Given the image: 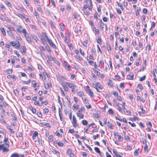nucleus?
I'll return each instance as SVG.
<instances>
[{
  "label": "nucleus",
  "mask_w": 157,
  "mask_h": 157,
  "mask_svg": "<svg viewBox=\"0 0 157 157\" xmlns=\"http://www.w3.org/2000/svg\"><path fill=\"white\" fill-rule=\"evenodd\" d=\"M147 9L144 8L143 10V13L145 14H146L147 13Z\"/></svg>",
  "instance_id": "29"
},
{
  "label": "nucleus",
  "mask_w": 157,
  "mask_h": 157,
  "mask_svg": "<svg viewBox=\"0 0 157 157\" xmlns=\"http://www.w3.org/2000/svg\"><path fill=\"white\" fill-rule=\"evenodd\" d=\"M43 38L44 39H46L48 41V39H50L48 38V36L46 35V33H44L43 34Z\"/></svg>",
  "instance_id": "16"
},
{
  "label": "nucleus",
  "mask_w": 157,
  "mask_h": 157,
  "mask_svg": "<svg viewBox=\"0 0 157 157\" xmlns=\"http://www.w3.org/2000/svg\"><path fill=\"white\" fill-rule=\"evenodd\" d=\"M94 150L97 153H98L101 152L99 149L97 147H95L94 148Z\"/></svg>",
  "instance_id": "26"
},
{
  "label": "nucleus",
  "mask_w": 157,
  "mask_h": 157,
  "mask_svg": "<svg viewBox=\"0 0 157 157\" xmlns=\"http://www.w3.org/2000/svg\"><path fill=\"white\" fill-rule=\"evenodd\" d=\"M97 87L99 88V89L101 90L103 87H102L101 86L100 84V83L99 82H97L96 83Z\"/></svg>",
  "instance_id": "13"
},
{
  "label": "nucleus",
  "mask_w": 157,
  "mask_h": 157,
  "mask_svg": "<svg viewBox=\"0 0 157 157\" xmlns=\"http://www.w3.org/2000/svg\"><path fill=\"white\" fill-rule=\"evenodd\" d=\"M14 93L15 95L18 94H19L18 91L17 90H15Z\"/></svg>",
  "instance_id": "61"
},
{
  "label": "nucleus",
  "mask_w": 157,
  "mask_h": 157,
  "mask_svg": "<svg viewBox=\"0 0 157 157\" xmlns=\"http://www.w3.org/2000/svg\"><path fill=\"white\" fill-rule=\"evenodd\" d=\"M140 89L142 90L143 89V87L142 85L141 84H139L137 86Z\"/></svg>",
  "instance_id": "31"
},
{
  "label": "nucleus",
  "mask_w": 157,
  "mask_h": 157,
  "mask_svg": "<svg viewBox=\"0 0 157 157\" xmlns=\"http://www.w3.org/2000/svg\"><path fill=\"white\" fill-rule=\"evenodd\" d=\"M64 89V90L65 92H67L68 91V88L65 85L63 86Z\"/></svg>",
  "instance_id": "51"
},
{
  "label": "nucleus",
  "mask_w": 157,
  "mask_h": 157,
  "mask_svg": "<svg viewBox=\"0 0 157 157\" xmlns=\"http://www.w3.org/2000/svg\"><path fill=\"white\" fill-rule=\"evenodd\" d=\"M53 136H50L48 138V140L49 141L52 142L53 141Z\"/></svg>",
  "instance_id": "23"
},
{
  "label": "nucleus",
  "mask_w": 157,
  "mask_h": 157,
  "mask_svg": "<svg viewBox=\"0 0 157 157\" xmlns=\"http://www.w3.org/2000/svg\"><path fill=\"white\" fill-rule=\"evenodd\" d=\"M32 83L33 84V87H39V84L38 83H36L35 82V81H32Z\"/></svg>",
  "instance_id": "8"
},
{
  "label": "nucleus",
  "mask_w": 157,
  "mask_h": 157,
  "mask_svg": "<svg viewBox=\"0 0 157 157\" xmlns=\"http://www.w3.org/2000/svg\"><path fill=\"white\" fill-rule=\"evenodd\" d=\"M88 93L89 95L91 97H93L94 96L93 92L90 89H89L88 90Z\"/></svg>",
  "instance_id": "6"
},
{
  "label": "nucleus",
  "mask_w": 157,
  "mask_h": 157,
  "mask_svg": "<svg viewBox=\"0 0 157 157\" xmlns=\"http://www.w3.org/2000/svg\"><path fill=\"white\" fill-rule=\"evenodd\" d=\"M7 33L10 36H11L12 37H13V35L12 33L11 32H10V31H7Z\"/></svg>",
  "instance_id": "21"
},
{
  "label": "nucleus",
  "mask_w": 157,
  "mask_h": 157,
  "mask_svg": "<svg viewBox=\"0 0 157 157\" xmlns=\"http://www.w3.org/2000/svg\"><path fill=\"white\" fill-rule=\"evenodd\" d=\"M64 25H61L60 27V29L62 31H63L64 30Z\"/></svg>",
  "instance_id": "55"
},
{
  "label": "nucleus",
  "mask_w": 157,
  "mask_h": 157,
  "mask_svg": "<svg viewBox=\"0 0 157 157\" xmlns=\"http://www.w3.org/2000/svg\"><path fill=\"white\" fill-rule=\"evenodd\" d=\"M37 141L40 146H42L41 140L39 138H37Z\"/></svg>",
  "instance_id": "17"
},
{
  "label": "nucleus",
  "mask_w": 157,
  "mask_h": 157,
  "mask_svg": "<svg viewBox=\"0 0 157 157\" xmlns=\"http://www.w3.org/2000/svg\"><path fill=\"white\" fill-rule=\"evenodd\" d=\"M12 46L16 47L17 49H18L20 46V44L19 41L17 43L15 41H12L10 42Z\"/></svg>",
  "instance_id": "2"
},
{
  "label": "nucleus",
  "mask_w": 157,
  "mask_h": 157,
  "mask_svg": "<svg viewBox=\"0 0 157 157\" xmlns=\"http://www.w3.org/2000/svg\"><path fill=\"white\" fill-rule=\"evenodd\" d=\"M12 69H9L7 71V73L8 74H10L12 73Z\"/></svg>",
  "instance_id": "39"
},
{
  "label": "nucleus",
  "mask_w": 157,
  "mask_h": 157,
  "mask_svg": "<svg viewBox=\"0 0 157 157\" xmlns=\"http://www.w3.org/2000/svg\"><path fill=\"white\" fill-rule=\"evenodd\" d=\"M146 78L145 75H144V76L140 78V80L141 81L144 80Z\"/></svg>",
  "instance_id": "46"
},
{
  "label": "nucleus",
  "mask_w": 157,
  "mask_h": 157,
  "mask_svg": "<svg viewBox=\"0 0 157 157\" xmlns=\"http://www.w3.org/2000/svg\"><path fill=\"white\" fill-rule=\"evenodd\" d=\"M78 94L79 96L81 97H82L84 95V93L82 91L78 92Z\"/></svg>",
  "instance_id": "20"
},
{
  "label": "nucleus",
  "mask_w": 157,
  "mask_h": 157,
  "mask_svg": "<svg viewBox=\"0 0 157 157\" xmlns=\"http://www.w3.org/2000/svg\"><path fill=\"white\" fill-rule=\"evenodd\" d=\"M107 125L109 128L111 129H113V128L112 127V123H109V122H108L107 123Z\"/></svg>",
  "instance_id": "11"
},
{
  "label": "nucleus",
  "mask_w": 157,
  "mask_h": 157,
  "mask_svg": "<svg viewBox=\"0 0 157 157\" xmlns=\"http://www.w3.org/2000/svg\"><path fill=\"white\" fill-rule=\"evenodd\" d=\"M47 57L50 61H53L54 59L51 56L48 55Z\"/></svg>",
  "instance_id": "36"
},
{
  "label": "nucleus",
  "mask_w": 157,
  "mask_h": 157,
  "mask_svg": "<svg viewBox=\"0 0 157 157\" xmlns=\"http://www.w3.org/2000/svg\"><path fill=\"white\" fill-rule=\"evenodd\" d=\"M10 157H19V155L17 153L13 154Z\"/></svg>",
  "instance_id": "19"
},
{
  "label": "nucleus",
  "mask_w": 157,
  "mask_h": 157,
  "mask_svg": "<svg viewBox=\"0 0 157 157\" xmlns=\"http://www.w3.org/2000/svg\"><path fill=\"white\" fill-rule=\"evenodd\" d=\"M94 72L95 73H96L97 74V75L98 76L100 75V73L96 70L94 71Z\"/></svg>",
  "instance_id": "47"
},
{
  "label": "nucleus",
  "mask_w": 157,
  "mask_h": 157,
  "mask_svg": "<svg viewBox=\"0 0 157 157\" xmlns=\"http://www.w3.org/2000/svg\"><path fill=\"white\" fill-rule=\"evenodd\" d=\"M117 13L119 14H121V11L119 9H116Z\"/></svg>",
  "instance_id": "56"
},
{
  "label": "nucleus",
  "mask_w": 157,
  "mask_h": 157,
  "mask_svg": "<svg viewBox=\"0 0 157 157\" xmlns=\"http://www.w3.org/2000/svg\"><path fill=\"white\" fill-rule=\"evenodd\" d=\"M134 75L132 74V75H128L127 76V78L129 79H132L133 78Z\"/></svg>",
  "instance_id": "12"
},
{
  "label": "nucleus",
  "mask_w": 157,
  "mask_h": 157,
  "mask_svg": "<svg viewBox=\"0 0 157 157\" xmlns=\"http://www.w3.org/2000/svg\"><path fill=\"white\" fill-rule=\"evenodd\" d=\"M75 57H76L77 58V59H79L80 60H81L82 59V57H81L77 55V56H76Z\"/></svg>",
  "instance_id": "54"
},
{
  "label": "nucleus",
  "mask_w": 157,
  "mask_h": 157,
  "mask_svg": "<svg viewBox=\"0 0 157 157\" xmlns=\"http://www.w3.org/2000/svg\"><path fill=\"white\" fill-rule=\"evenodd\" d=\"M34 15L37 18V17H39V15L35 10L34 13Z\"/></svg>",
  "instance_id": "57"
},
{
  "label": "nucleus",
  "mask_w": 157,
  "mask_h": 157,
  "mask_svg": "<svg viewBox=\"0 0 157 157\" xmlns=\"http://www.w3.org/2000/svg\"><path fill=\"white\" fill-rule=\"evenodd\" d=\"M90 6L89 7L88 9L89 10H91L92 8V6H93V5L92 4V2L91 0H90Z\"/></svg>",
  "instance_id": "25"
},
{
  "label": "nucleus",
  "mask_w": 157,
  "mask_h": 157,
  "mask_svg": "<svg viewBox=\"0 0 157 157\" xmlns=\"http://www.w3.org/2000/svg\"><path fill=\"white\" fill-rule=\"evenodd\" d=\"M99 136L98 134H97L96 136H93V139L94 140H95L97 138H98Z\"/></svg>",
  "instance_id": "49"
},
{
  "label": "nucleus",
  "mask_w": 157,
  "mask_h": 157,
  "mask_svg": "<svg viewBox=\"0 0 157 157\" xmlns=\"http://www.w3.org/2000/svg\"><path fill=\"white\" fill-rule=\"evenodd\" d=\"M116 105L118 106L119 108L118 109H117L119 110V111L120 112H122V110L121 109V108H120V106L117 104H116Z\"/></svg>",
  "instance_id": "58"
},
{
  "label": "nucleus",
  "mask_w": 157,
  "mask_h": 157,
  "mask_svg": "<svg viewBox=\"0 0 157 157\" xmlns=\"http://www.w3.org/2000/svg\"><path fill=\"white\" fill-rule=\"evenodd\" d=\"M46 47L48 51L50 52H51L50 48H49V47L48 46L47 44L46 45Z\"/></svg>",
  "instance_id": "42"
},
{
  "label": "nucleus",
  "mask_w": 157,
  "mask_h": 157,
  "mask_svg": "<svg viewBox=\"0 0 157 157\" xmlns=\"http://www.w3.org/2000/svg\"><path fill=\"white\" fill-rule=\"evenodd\" d=\"M30 82V80H29L27 82H26L25 81H23V83L24 84H28V83H29Z\"/></svg>",
  "instance_id": "53"
},
{
  "label": "nucleus",
  "mask_w": 157,
  "mask_h": 157,
  "mask_svg": "<svg viewBox=\"0 0 157 157\" xmlns=\"http://www.w3.org/2000/svg\"><path fill=\"white\" fill-rule=\"evenodd\" d=\"M57 144L59 146H63L64 145L63 143L60 142H58Z\"/></svg>",
  "instance_id": "35"
},
{
  "label": "nucleus",
  "mask_w": 157,
  "mask_h": 157,
  "mask_svg": "<svg viewBox=\"0 0 157 157\" xmlns=\"http://www.w3.org/2000/svg\"><path fill=\"white\" fill-rule=\"evenodd\" d=\"M66 84L68 87L71 88L72 89H75L76 88V86L73 84L69 82H67Z\"/></svg>",
  "instance_id": "4"
},
{
  "label": "nucleus",
  "mask_w": 157,
  "mask_h": 157,
  "mask_svg": "<svg viewBox=\"0 0 157 157\" xmlns=\"http://www.w3.org/2000/svg\"><path fill=\"white\" fill-rule=\"evenodd\" d=\"M89 5L87 3L82 8V11H84L88 7Z\"/></svg>",
  "instance_id": "9"
},
{
  "label": "nucleus",
  "mask_w": 157,
  "mask_h": 157,
  "mask_svg": "<svg viewBox=\"0 0 157 157\" xmlns=\"http://www.w3.org/2000/svg\"><path fill=\"white\" fill-rule=\"evenodd\" d=\"M17 16H18L19 17H22L23 18H25V16L24 15H23L21 14L20 13H18V14L17 15Z\"/></svg>",
  "instance_id": "41"
},
{
  "label": "nucleus",
  "mask_w": 157,
  "mask_h": 157,
  "mask_svg": "<svg viewBox=\"0 0 157 157\" xmlns=\"http://www.w3.org/2000/svg\"><path fill=\"white\" fill-rule=\"evenodd\" d=\"M48 42L49 44L54 48L55 49H56V47L55 45L53 43L51 39H48Z\"/></svg>",
  "instance_id": "3"
},
{
  "label": "nucleus",
  "mask_w": 157,
  "mask_h": 157,
  "mask_svg": "<svg viewBox=\"0 0 157 157\" xmlns=\"http://www.w3.org/2000/svg\"><path fill=\"white\" fill-rule=\"evenodd\" d=\"M82 124L84 125H86L88 124L87 121L85 120H83L82 121Z\"/></svg>",
  "instance_id": "15"
},
{
  "label": "nucleus",
  "mask_w": 157,
  "mask_h": 157,
  "mask_svg": "<svg viewBox=\"0 0 157 157\" xmlns=\"http://www.w3.org/2000/svg\"><path fill=\"white\" fill-rule=\"evenodd\" d=\"M9 147V144L6 143L0 145V150H2L3 152L7 151H8L7 148Z\"/></svg>",
  "instance_id": "1"
},
{
  "label": "nucleus",
  "mask_w": 157,
  "mask_h": 157,
  "mask_svg": "<svg viewBox=\"0 0 157 157\" xmlns=\"http://www.w3.org/2000/svg\"><path fill=\"white\" fill-rule=\"evenodd\" d=\"M72 153L71 150L70 149H68L67 152V154L68 155H69L70 154H71V153Z\"/></svg>",
  "instance_id": "32"
},
{
  "label": "nucleus",
  "mask_w": 157,
  "mask_h": 157,
  "mask_svg": "<svg viewBox=\"0 0 157 157\" xmlns=\"http://www.w3.org/2000/svg\"><path fill=\"white\" fill-rule=\"evenodd\" d=\"M0 29H1V31L2 34H3V35L5 36L6 34V32H5V30L3 28L1 27V28Z\"/></svg>",
  "instance_id": "18"
},
{
  "label": "nucleus",
  "mask_w": 157,
  "mask_h": 157,
  "mask_svg": "<svg viewBox=\"0 0 157 157\" xmlns=\"http://www.w3.org/2000/svg\"><path fill=\"white\" fill-rule=\"evenodd\" d=\"M128 123L130 124L131 126L132 127H136V125H135V124L134 123H132L131 122H128Z\"/></svg>",
  "instance_id": "43"
},
{
  "label": "nucleus",
  "mask_w": 157,
  "mask_h": 157,
  "mask_svg": "<svg viewBox=\"0 0 157 157\" xmlns=\"http://www.w3.org/2000/svg\"><path fill=\"white\" fill-rule=\"evenodd\" d=\"M106 46L107 50L108 51H111V50L110 46L109 44L107 43L106 44Z\"/></svg>",
  "instance_id": "10"
},
{
  "label": "nucleus",
  "mask_w": 157,
  "mask_h": 157,
  "mask_svg": "<svg viewBox=\"0 0 157 157\" xmlns=\"http://www.w3.org/2000/svg\"><path fill=\"white\" fill-rule=\"evenodd\" d=\"M88 42V40H86L84 42L82 43V45L84 47H86L87 46V43Z\"/></svg>",
  "instance_id": "27"
},
{
  "label": "nucleus",
  "mask_w": 157,
  "mask_h": 157,
  "mask_svg": "<svg viewBox=\"0 0 157 157\" xmlns=\"http://www.w3.org/2000/svg\"><path fill=\"white\" fill-rule=\"evenodd\" d=\"M64 66L65 67V68L67 70H69V67L70 66L69 65H68V63L66 62H64L63 63Z\"/></svg>",
  "instance_id": "5"
},
{
  "label": "nucleus",
  "mask_w": 157,
  "mask_h": 157,
  "mask_svg": "<svg viewBox=\"0 0 157 157\" xmlns=\"http://www.w3.org/2000/svg\"><path fill=\"white\" fill-rule=\"evenodd\" d=\"M0 17L1 18V19L2 20H3V21H4V20H6V19L5 17L2 14H1L0 15Z\"/></svg>",
  "instance_id": "24"
},
{
  "label": "nucleus",
  "mask_w": 157,
  "mask_h": 157,
  "mask_svg": "<svg viewBox=\"0 0 157 157\" xmlns=\"http://www.w3.org/2000/svg\"><path fill=\"white\" fill-rule=\"evenodd\" d=\"M58 101L59 102V104L62 107V103L61 102V101L60 100V98L59 96H58Z\"/></svg>",
  "instance_id": "34"
},
{
  "label": "nucleus",
  "mask_w": 157,
  "mask_h": 157,
  "mask_svg": "<svg viewBox=\"0 0 157 157\" xmlns=\"http://www.w3.org/2000/svg\"><path fill=\"white\" fill-rule=\"evenodd\" d=\"M0 8L3 11L5 10H6V8L5 6L2 4L0 5Z\"/></svg>",
  "instance_id": "22"
},
{
  "label": "nucleus",
  "mask_w": 157,
  "mask_h": 157,
  "mask_svg": "<svg viewBox=\"0 0 157 157\" xmlns=\"http://www.w3.org/2000/svg\"><path fill=\"white\" fill-rule=\"evenodd\" d=\"M138 151H139V149H136L135 151L134 152V154L135 156H137L138 155V154H139V153L138 152Z\"/></svg>",
  "instance_id": "30"
},
{
  "label": "nucleus",
  "mask_w": 157,
  "mask_h": 157,
  "mask_svg": "<svg viewBox=\"0 0 157 157\" xmlns=\"http://www.w3.org/2000/svg\"><path fill=\"white\" fill-rule=\"evenodd\" d=\"M93 116L94 117H95L96 118H99L98 115V114H97V113H94L93 114Z\"/></svg>",
  "instance_id": "59"
},
{
  "label": "nucleus",
  "mask_w": 157,
  "mask_h": 157,
  "mask_svg": "<svg viewBox=\"0 0 157 157\" xmlns=\"http://www.w3.org/2000/svg\"><path fill=\"white\" fill-rule=\"evenodd\" d=\"M44 86L45 88L46 89H48L49 87V85L48 84H45L44 85Z\"/></svg>",
  "instance_id": "64"
},
{
  "label": "nucleus",
  "mask_w": 157,
  "mask_h": 157,
  "mask_svg": "<svg viewBox=\"0 0 157 157\" xmlns=\"http://www.w3.org/2000/svg\"><path fill=\"white\" fill-rule=\"evenodd\" d=\"M21 75L22 77H25L26 76V75L25 73L23 72H21Z\"/></svg>",
  "instance_id": "63"
},
{
  "label": "nucleus",
  "mask_w": 157,
  "mask_h": 157,
  "mask_svg": "<svg viewBox=\"0 0 157 157\" xmlns=\"http://www.w3.org/2000/svg\"><path fill=\"white\" fill-rule=\"evenodd\" d=\"M77 116L81 119L83 118V115L80 113H77Z\"/></svg>",
  "instance_id": "14"
},
{
  "label": "nucleus",
  "mask_w": 157,
  "mask_h": 157,
  "mask_svg": "<svg viewBox=\"0 0 157 157\" xmlns=\"http://www.w3.org/2000/svg\"><path fill=\"white\" fill-rule=\"evenodd\" d=\"M38 133L37 132H35L32 136V138H33V140H34L36 137L38 136Z\"/></svg>",
  "instance_id": "7"
},
{
  "label": "nucleus",
  "mask_w": 157,
  "mask_h": 157,
  "mask_svg": "<svg viewBox=\"0 0 157 157\" xmlns=\"http://www.w3.org/2000/svg\"><path fill=\"white\" fill-rule=\"evenodd\" d=\"M74 122L75 123V122H76V118L75 116H73V121H72V122Z\"/></svg>",
  "instance_id": "50"
},
{
  "label": "nucleus",
  "mask_w": 157,
  "mask_h": 157,
  "mask_svg": "<svg viewBox=\"0 0 157 157\" xmlns=\"http://www.w3.org/2000/svg\"><path fill=\"white\" fill-rule=\"evenodd\" d=\"M51 3L53 5V6L54 7H55L56 6V4H55V2L54 1H53V0H51Z\"/></svg>",
  "instance_id": "60"
},
{
  "label": "nucleus",
  "mask_w": 157,
  "mask_h": 157,
  "mask_svg": "<svg viewBox=\"0 0 157 157\" xmlns=\"http://www.w3.org/2000/svg\"><path fill=\"white\" fill-rule=\"evenodd\" d=\"M101 39L100 37H98V40H97V42L98 43H99V44H100L101 43Z\"/></svg>",
  "instance_id": "37"
},
{
  "label": "nucleus",
  "mask_w": 157,
  "mask_h": 157,
  "mask_svg": "<svg viewBox=\"0 0 157 157\" xmlns=\"http://www.w3.org/2000/svg\"><path fill=\"white\" fill-rule=\"evenodd\" d=\"M9 76L10 77V78H12L13 79L16 80L17 79V78L14 75H9Z\"/></svg>",
  "instance_id": "44"
},
{
  "label": "nucleus",
  "mask_w": 157,
  "mask_h": 157,
  "mask_svg": "<svg viewBox=\"0 0 157 157\" xmlns=\"http://www.w3.org/2000/svg\"><path fill=\"white\" fill-rule=\"evenodd\" d=\"M144 149L145 151H147V152L148 151V150H147L148 146L147 144H145L144 147Z\"/></svg>",
  "instance_id": "38"
},
{
  "label": "nucleus",
  "mask_w": 157,
  "mask_h": 157,
  "mask_svg": "<svg viewBox=\"0 0 157 157\" xmlns=\"http://www.w3.org/2000/svg\"><path fill=\"white\" fill-rule=\"evenodd\" d=\"M22 50L23 51V52L25 53H26V47L25 46H23L22 47Z\"/></svg>",
  "instance_id": "28"
},
{
  "label": "nucleus",
  "mask_w": 157,
  "mask_h": 157,
  "mask_svg": "<svg viewBox=\"0 0 157 157\" xmlns=\"http://www.w3.org/2000/svg\"><path fill=\"white\" fill-rule=\"evenodd\" d=\"M108 112L111 114H113V111L112 109H109L108 110Z\"/></svg>",
  "instance_id": "45"
},
{
  "label": "nucleus",
  "mask_w": 157,
  "mask_h": 157,
  "mask_svg": "<svg viewBox=\"0 0 157 157\" xmlns=\"http://www.w3.org/2000/svg\"><path fill=\"white\" fill-rule=\"evenodd\" d=\"M22 32L24 34V35L26 36V34L27 33L26 30L25 29H23L22 30Z\"/></svg>",
  "instance_id": "40"
},
{
  "label": "nucleus",
  "mask_w": 157,
  "mask_h": 157,
  "mask_svg": "<svg viewBox=\"0 0 157 157\" xmlns=\"http://www.w3.org/2000/svg\"><path fill=\"white\" fill-rule=\"evenodd\" d=\"M6 4L9 6L10 7H11L12 6V4H11V3H10V2L8 1H7L6 2Z\"/></svg>",
  "instance_id": "33"
},
{
  "label": "nucleus",
  "mask_w": 157,
  "mask_h": 157,
  "mask_svg": "<svg viewBox=\"0 0 157 157\" xmlns=\"http://www.w3.org/2000/svg\"><path fill=\"white\" fill-rule=\"evenodd\" d=\"M76 122H75V123L74 122H72V124L75 127H76L78 126V125L77 124H76Z\"/></svg>",
  "instance_id": "48"
},
{
  "label": "nucleus",
  "mask_w": 157,
  "mask_h": 157,
  "mask_svg": "<svg viewBox=\"0 0 157 157\" xmlns=\"http://www.w3.org/2000/svg\"><path fill=\"white\" fill-rule=\"evenodd\" d=\"M74 131V130L73 129H70L69 130V132L71 133H73Z\"/></svg>",
  "instance_id": "62"
},
{
  "label": "nucleus",
  "mask_w": 157,
  "mask_h": 157,
  "mask_svg": "<svg viewBox=\"0 0 157 157\" xmlns=\"http://www.w3.org/2000/svg\"><path fill=\"white\" fill-rule=\"evenodd\" d=\"M112 94H113L115 96H118V93L117 92H115V91H113L112 93H111Z\"/></svg>",
  "instance_id": "52"
}]
</instances>
